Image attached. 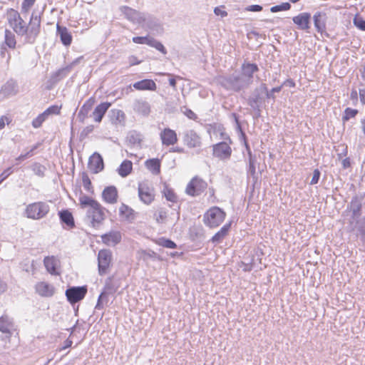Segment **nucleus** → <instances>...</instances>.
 <instances>
[{"label": "nucleus", "mask_w": 365, "mask_h": 365, "mask_svg": "<svg viewBox=\"0 0 365 365\" xmlns=\"http://www.w3.org/2000/svg\"><path fill=\"white\" fill-rule=\"evenodd\" d=\"M217 81L226 90L235 92H240L250 86L249 80L246 81L240 74L233 73L228 76H220L217 78Z\"/></svg>", "instance_id": "f257e3e1"}, {"label": "nucleus", "mask_w": 365, "mask_h": 365, "mask_svg": "<svg viewBox=\"0 0 365 365\" xmlns=\"http://www.w3.org/2000/svg\"><path fill=\"white\" fill-rule=\"evenodd\" d=\"M50 206L48 202L39 201L29 204L24 211L27 218L38 220L48 215Z\"/></svg>", "instance_id": "f03ea898"}, {"label": "nucleus", "mask_w": 365, "mask_h": 365, "mask_svg": "<svg viewBox=\"0 0 365 365\" xmlns=\"http://www.w3.org/2000/svg\"><path fill=\"white\" fill-rule=\"evenodd\" d=\"M25 42L34 43L38 37L41 30V16L36 12H33L28 25L26 26Z\"/></svg>", "instance_id": "7ed1b4c3"}, {"label": "nucleus", "mask_w": 365, "mask_h": 365, "mask_svg": "<svg viewBox=\"0 0 365 365\" xmlns=\"http://www.w3.org/2000/svg\"><path fill=\"white\" fill-rule=\"evenodd\" d=\"M226 213L218 207L210 208L203 216L205 225L210 228L218 227L225 220Z\"/></svg>", "instance_id": "20e7f679"}, {"label": "nucleus", "mask_w": 365, "mask_h": 365, "mask_svg": "<svg viewBox=\"0 0 365 365\" xmlns=\"http://www.w3.org/2000/svg\"><path fill=\"white\" fill-rule=\"evenodd\" d=\"M264 91H267V85L265 83H262L259 87H257L254 90L252 95L247 100V103L255 111L256 117H259L261 115V108L264 102V98L262 97V94L264 93Z\"/></svg>", "instance_id": "39448f33"}, {"label": "nucleus", "mask_w": 365, "mask_h": 365, "mask_svg": "<svg viewBox=\"0 0 365 365\" xmlns=\"http://www.w3.org/2000/svg\"><path fill=\"white\" fill-rule=\"evenodd\" d=\"M170 214L165 208H160L154 213V218L158 224H165L169 220L175 224L180 220V207L173 208Z\"/></svg>", "instance_id": "423d86ee"}, {"label": "nucleus", "mask_w": 365, "mask_h": 365, "mask_svg": "<svg viewBox=\"0 0 365 365\" xmlns=\"http://www.w3.org/2000/svg\"><path fill=\"white\" fill-rule=\"evenodd\" d=\"M112 252L110 250H101L98 254V267L100 275H104L108 272L112 262Z\"/></svg>", "instance_id": "0eeeda50"}, {"label": "nucleus", "mask_w": 365, "mask_h": 365, "mask_svg": "<svg viewBox=\"0 0 365 365\" xmlns=\"http://www.w3.org/2000/svg\"><path fill=\"white\" fill-rule=\"evenodd\" d=\"M87 291L88 289L86 286L71 287L66 290L65 294L68 301L71 304H74L85 297Z\"/></svg>", "instance_id": "6e6552de"}, {"label": "nucleus", "mask_w": 365, "mask_h": 365, "mask_svg": "<svg viewBox=\"0 0 365 365\" xmlns=\"http://www.w3.org/2000/svg\"><path fill=\"white\" fill-rule=\"evenodd\" d=\"M207 184L203 180L195 177L188 183L186 187V193L191 196H197L207 188Z\"/></svg>", "instance_id": "1a4fd4ad"}, {"label": "nucleus", "mask_w": 365, "mask_h": 365, "mask_svg": "<svg viewBox=\"0 0 365 365\" xmlns=\"http://www.w3.org/2000/svg\"><path fill=\"white\" fill-rule=\"evenodd\" d=\"M213 155L220 160H228L232 154V148L227 141L212 145Z\"/></svg>", "instance_id": "9d476101"}, {"label": "nucleus", "mask_w": 365, "mask_h": 365, "mask_svg": "<svg viewBox=\"0 0 365 365\" xmlns=\"http://www.w3.org/2000/svg\"><path fill=\"white\" fill-rule=\"evenodd\" d=\"M19 93L17 81L13 78L8 80L0 89V96L9 98L16 96Z\"/></svg>", "instance_id": "9b49d317"}, {"label": "nucleus", "mask_w": 365, "mask_h": 365, "mask_svg": "<svg viewBox=\"0 0 365 365\" xmlns=\"http://www.w3.org/2000/svg\"><path fill=\"white\" fill-rule=\"evenodd\" d=\"M138 196L140 200L146 205L150 204L155 197L153 188L145 182H140L138 185Z\"/></svg>", "instance_id": "f8f14e48"}, {"label": "nucleus", "mask_w": 365, "mask_h": 365, "mask_svg": "<svg viewBox=\"0 0 365 365\" xmlns=\"http://www.w3.org/2000/svg\"><path fill=\"white\" fill-rule=\"evenodd\" d=\"M183 142L188 148H197L201 145V138L194 130H188L183 133Z\"/></svg>", "instance_id": "ddd939ff"}, {"label": "nucleus", "mask_w": 365, "mask_h": 365, "mask_svg": "<svg viewBox=\"0 0 365 365\" xmlns=\"http://www.w3.org/2000/svg\"><path fill=\"white\" fill-rule=\"evenodd\" d=\"M120 11L125 15V18L135 24H142L144 20V14L133 9L128 6H122Z\"/></svg>", "instance_id": "4468645a"}, {"label": "nucleus", "mask_w": 365, "mask_h": 365, "mask_svg": "<svg viewBox=\"0 0 365 365\" xmlns=\"http://www.w3.org/2000/svg\"><path fill=\"white\" fill-rule=\"evenodd\" d=\"M88 167L93 173H98L104 168V163L102 156L98 153H94L88 160Z\"/></svg>", "instance_id": "2eb2a0df"}, {"label": "nucleus", "mask_w": 365, "mask_h": 365, "mask_svg": "<svg viewBox=\"0 0 365 365\" xmlns=\"http://www.w3.org/2000/svg\"><path fill=\"white\" fill-rule=\"evenodd\" d=\"M87 216L91 218V223L93 227H96L105 219L104 208L98 203V207L87 211Z\"/></svg>", "instance_id": "dca6fc26"}, {"label": "nucleus", "mask_w": 365, "mask_h": 365, "mask_svg": "<svg viewBox=\"0 0 365 365\" xmlns=\"http://www.w3.org/2000/svg\"><path fill=\"white\" fill-rule=\"evenodd\" d=\"M293 22L300 30H308L310 28L311 14L307 12L301 13L292 18Z\"/></svg>", "instance_id": "f3484780"}, {"label": "nucleus", "mask_w": 365, "mask_h": 365, "mask_svg": "<svg viewBox=\"0 0 365 365\" xmlns=\"http://www.w3.org/2000/svg\"><path fill=\"white\" fill-rule=\"evenodd\" d=\"M118 287H119L118 285H117L116 283H115L113 281L112 278L111 277H108L106 280V284H105V286H104L103 292L100 294V295H99V297L98 298L97 307H101V301L102 300V299L103 298V297L106 294H115L117 292Z\"/></svg>", "instance_id": "a211bd4d"}, {"label": "nucleus", "mask_w": 365, "mask_h": 365, "mask_svg": "<svg viewBox=\"0 0 365 365\" xmlns=\"http://www.w3.org/2000/svg\"><path fill=\"white\" fill-rule=\"evenodd\" d=\"M327 15L324 12L317 11L313 16L314 25L318 33L323 34L326 31Z\"/></svg>", "instance_id": "6ab92c4d"}, {"label": "nucleus", "mask_w": 365, "mask_h": 365, "mask_svg": "<svg viewBox=\"0 0 365 365\" xmlns=\"http://www.w3.org/2000/svg\"><path fill=\"white\" fill-rule=\"evenodd\" d=\"M241 69L242 73L240 75L245 78L246 81L249 80L250 85L252 84L253 74L259 70L257 65L256 63H244Z\"/></svg>", "instance_id": "aec40b11"}, {"label": "nucleus", "mask_w": 365, "mask_h": 365, "mask_svg": "<svg viewBox=\"0 0 365 365\" xmlns=\"http://www.w3.org/2000/svg\"><path fill=\"white\" fill-rule=\"evenodd\" d=\"M111 106V103L103 102L98 105L93 111L91 116L93 118L96 123H101L108 108Z\"/></svg>", "instance_id": "412c9836"}, {"label": "nucleus", "mask_w": 365, "mask_h": 365, "mask_svg": "<svg viewBox=\"0 0 365 365\" xmlns=\"http://www.w3.org/2000/svg\"><path fill=\"white\" fill-rule=\"evenodd\" d=\"M121 234L118 231H110L101 236L102 242L108 246H115L121 241Z\"/></svg>", "instance_id": "4be33fe9"}, {"label": "nucleus", "mask_w": 365, "mask_h": 365, "mask_svg": "<svg viewBox=\"0 0 365 365\" xmlns=\"http://www.w3.org/2000/svg\"><path fill=\"white\" fill-rule=\"evenodd\" d=\"M362 200V197L356 195L350 202L349 208L352 212V218L354 220H357L361 215Z\"/></svg>", "instance_id": "5701e85b"}, {"label": "nucleus", "mask_w": 365, "mask_h": 365, "mask_svg": "<svg viewBox=\"0 0 365 365\" xmlns=\"http://www.w3.org/2000/svg\"><path fill=\"white\" fill-rule=\"evenodd\" d=\"M160 139L162 140V143L167 146L173 145L178 141L175 131L170 128H165L160 133Z\"/></svg>", "instance_id": "b1692460"}, {"label": "nucleus", "mask_w": 365, "mask_h": 365, "mask_svg": "<svg viewBox=\"0 0 365 365\" xmlns=\"http://www.w3.org/2000/svg\"><path fill=\"white\" fill-rule=\"evenodd\" d=\"M35 289L36 293L43 297H51L55 292L54 287L45 282H41L36 284Z\"/></svg>", "instance_id": "393cba45"}, {"label": "nucleus", "mask_w": 365, "mask_h": 365, "mask_svg": "<svg viewBox=\"0 0 365 365\" xmlns=\"http://www.w3.org/2000/svg\"><path fill=\"white\" fill-rule=\"evenodd\" d=\"M95 102V98L91 97L84 103L77 115L80 122L83 123L86 118H88V113L93 107Z\"/></svg>", "instance_id": "a878e982"}, {"label": "nucleus", "mask_w": 365, "mask_h": 365, "mask_svg": "<svg viewBox=\"0 0 365 365\" xmlns=\"http://www.w3.org/2000/svg\"><path fill=\"white\" fill-rule=\"evenodd\" d=\"M57 35L60 37L61 43L66 46H70L72 43V35L68 31V29L63 26H61L58 24L56 25Z\"/></svg>", "instance_id": "bb28decb"}, {"label": "nucleus", "mask_w": 365, "mask_h": 365, "mask_svg": "<svg viewBox=\"0 0 365 365\" xmlns=\"http://www.w3.org/2000/svg\"><path fill=\"white\" fill-rule=\"evenodd\" d=\"M144 20L142 24L143 27L148 28L150 30L160 32L163 30L161 25L154 17L144 14Z\"/></svg>", "instance_id": "cd10ccee"}, {"label": "nucleus", "mask_w": 365, "mask_h": 365, "mask_svg": "<svg viewBox=\"0 0 365 365\" xmlns=\"http://www.w3.org/2000/svg\"><path fill=\"white\" fill-rule=\"evenodd\" d=\"M102 197L103 200L108 203L114 204L117 202L118 192L115 186L106 187L103 192Z\"/></svg>", "instance_id": "c85d7f7f"}, {"label": "nucleus", "mask_w": 365, "mask_h": 365, "mask_svg": "<svg viewBox=\"0 0 365 365\" xmlns=\"http://www.w3.org/2000/svg\"><path fill=\"white\" fill-rule=\"evenodd\" d=\"M133 88L138 91H155L156 83L151 79H143L133 83Z\"/></svg>", "instance_id": "c756f323"}, {"label": "nucleus", "mask_w": 365, "mask_h": 365, "mask_svg": "<svg viewBox=\"0 0 365 365\" xmlns=\"http://www.w3.org/2000/svg\"><path fill=\"white\" fill-rule=\"evenodd\" d=\"M14 322L12 318L8 315H3L0 317V331L9 333V331L14 329Z\"/></svg>", "instance_id": "7c9ffc66"}, {"label": "nucleus", "mask_w": 365, "mask_h": 365, "mask_svg": "<svg viewBox=\"0 0 365 365\" xmlns=\"http://www.w3.org/2000/svg\"><path fill=\"white\" fill-rule=\"evenodd\" d=\"M133 109L143 115H148L150 111L149 103L143 100H135L133 103Z\"/></svg>", "instance_id": "2f4dec72"}, {"label": "nucleus", "mask_w": 365, "mask_h": 365, "mask_svg": "<svg viewBox=\"0 0 365 365\" xmlns=\"http://www.w3.org/2000/svg\"><path fill=\"white\" fill-rule=\"evenodd\" d=\"M60 220L69 228L75 227V222L72 213L68 210H63L58 212Z\"/></svg>", "instance_id": "473e14b6"}, {"label": "nucleus", "mask_w": 365, "mask_h": 365, "mask_svg": "<svg viewBox=\"0 0 365 365\" xmlns=\"http://www.w3.org/2000/svg\"><path fill=\"white\" fill-rule=\"evenodd\" d=\"M231 227V222L225 224L221 229L215 234L211 238V242L215 244L221 242L223 239L227 235Z\"/></svg>", "instance_id": "72a5a7b5"}, {"label": "nucleus", "mask_w": 365, "mask_h": 365, "mask_svg": "<svg viewBox=\"0 0 365 365\" xmlns=\"http://www.w3.org/2000/svg\"><path fill=\"white\" fill-rule=\"evenodd\" d=\"M110 120L113 124L118 125L124 122L125 115L123 110L119 109H112L108 115Z\"/></svg>", "instance_id": "f704fd0d"}, {"label": "nucleus", "mask_w": 365, "mask_h": 365, "mask_svg": "<svg viewBox=\"0 0 365 365\" xmlns=\"http://www.w3.org/2000/svg\"><path fill=\"white\" fill-rule=\"evenodd\" d=\"M79 202L81 208L89 207V210L92 208L98 207V203L94 199L87 196L86 195H81L79 197Z\"/></svg>", "instance_id": "c9c22d12"}, {"label": "nucleus", "mask_w": 365, "mask_h": 365, "mask_svg": "<svg viewBox=\"0 0 365 365\" xmlns=\"http://www.w3.org/2000/svg\"><path fill=\"white\" fill-rule=\"evenodd\" d=\"M71 66H67L64 68L58 69L57 71H56L51 75V80L54 83L58 82L59 81L64 78L68 75V73L71 71Z\"/></svg>", "instance_id": "e433bc0d"}, {"label": "nucleus", "mask_w": 365, "mask_h": 365, "mask_svg": "<svg viewBox=\"0 0 365 365\" xmlns=\"http://www.w3.org/2000/svg\"><path fill=\"white\" fill-rule=\"evenodd\" d=\"M44 266L46 270L51 274L56 275V260L54 257H46L43 259Z\"/></svg>", "instance_id": "4c0bfd02"}, {"label": "nucleus", "mask_w": 365, "mask_h": 365, "mask_svg": "<svg viewBox=\"0 0 365 365\" xmlns=\"http://www.w3.org/2000/svg\"><path fill=\"white\" fill-rule=\"evenodd\" d=\"M26 24L24 21V19L21 17L16 20V22H14L13 25H11L14 31L18 35L21 36H24L26 34Z\"/></svg>", "instance_id": "58836bf2"}, {"label": "nucleus", "mask_w": 365, "mask_h": 365, "mask_svg": "<svg viewBox=\"0 0 365 365\" xmlns=\"http://www.w3.org/2000/svg\"><path fill=\"white\" fill-rule=\"evenodd\" d=\"M145 165L154 175H158L160 172V161L158 158H152L146 160Z\"/></svg>", "instance_id": "ea45409f"}, {"label": "nucleus", "mask_w": 365, "mask_h": 365, "mask_svg": "<svg viewBox=\"0 0 365 365\" xmlns=\"http://www.w3.org/2000/svg\"><path fill=\"white\" fill-rule=\"evenodd\" d=\"M4 43L9 48L14 49L16 45L15 34L9 29H5L4 31Z\"/></svg>", "instance_id": "a19ab883"}, {"label": "nucleus", "mask_w": 365, "mask_h": 365, "mask_svg": "<svg viewBox=\"0 0 365 365\" xmlns=\"http://www.w3.org/2000/svg\"><path fill=\"white\" fill-rule=\"evenodd\" d=\"M132 168L133 164L131 161L125 160L123 161L118 169V174L123 178L126 177L130 173Z\"/></svg>", "instance_id": "79ce46f5"}, {"label": "nucleus", "mask_w": 365, "mask_h": 365, "mask_svg": "<svg viewBox=\"0 0 365 365\" xmlns=\"http://www.w3.org/2000/svg\"><path fill=\"white\" fill-rule=\"evenodd\" d=\"M120 215L125 220H130L133 218V210L125 204H122L119 208Z\"/></svg>", "instance_id": "37998d69"}, {"label": "nucleus", "mask_w": 365, "mask_h": 365, "mask_svg": "<svg viewBox=\"0 0 365 365\" xmlns=\"http://www.w3.org/2000/svg\"><path fill=\"white\" fill-rule=\"evenodd\" d=\"M256 163L257 158L255 155L249 157V168L247 174L254 179L256 178Z\"/></svg>", "instance_id": "c03bdc74"}, {"label": "nucleus", "mask_w": 365, "mask_h": 365, "mask_svg": "<svg viewBox=\"0 0 365 365\" xmlns=\"http://www.w3.org/2000/svg\"><path fill=\"white\" fill-rule=\"evenodd\" d=\"M158 244L163 247L175 249L177 247V245L175 242L170 239L161 237L158 240Z\"/></svg>", "instance_id": "a18cd8bd"}, {"label": "nucleus", "mask_w": 365, "mask_h": 365, "mask_svg": "<svg viewBox=\"0 0 365 365\" xmlns=\"http://www.w3.org/2000/svg\"><path fill=\"white\" fill-rule=\"evenodd\" d=\"M48 118L46 113L43 112L39 114L36 118H34L32 121V126L34 128H40L43 123Z\"/></svg>", "instance_id": "49530a36"}, {"label": "nucleus", "mask_w": 365, "mask_h": 365, "mask_svg": "<svg viewBox=\"0 0 365 365\" xmlns=\"http://www.w3.org/2000/svg\"><path fill=\"white\" fill-rule=\"evenodd\" d=\"M357 113L358 110L356 109L346 108L344 110V115L342 116V121L344 123L348 121L350 118H354Z\"/></svg>", "instance_id": "de8ad7c7"}, {"label": "nucleus", "mask_w": 365, "mask_h": 365, "mask_svg": "<svg viewBox=\"0 0 365 365\" xmlns=\"http://www.w3.org/2000/svg\"><path fill=\"white\" fill-rule=\"evenodd\" d=\"M291 8V4L289 2L282 3L281 4L273 6L270 8V11L276 13L282 11H288Z\"/></svg>", "instance_id": "09e8293b"}, {"label": "nucleus", "mask_w": 365, "mask_h": 365, "mask_svg": "<svg viewBox=\"0 0 365 365\" xmlns=\"http://www.w3.org/2000/svg\"><path fill=\"white\" fill-rule=\"evenodd\" d=\"M354 25L361 31H365V20L359 14H356L353 19Z\"/></svg>", "instance_id": "8fccbe9b"}, {"label": "nucleus", "mask_w": 365, "mask_h": 365, "mask_svg": "<svg viewBox=\"0 0 365 365\" xmlns=\"http://www.w3.org/2000/svg\"><path fill=\"white\" fill-rule=\"evenodd\" d=\"M32 170L36 175L43 177L46 168L38 163H35L32 165Z\"/></svg>", "instance_id": "3c124183"}, {"label": "nucleus", "mask_w": 365, "mask_h": 365, "mask_svg": "<svg viewBox=\"0 0 365 365\" xmlns=\"http://www.w3.org/2000/svg\"><path fill=\"white\" fill-rule=\"evenodd\" d=\"M8 15V21L10 26L13 25L14 22H16V20L21 17L19 12L13 9L9 10Z\"/></svg>", "instance_id": "603ef678"}, {"label": "nucleus", "mask_w": 365, "mask_h": 365, "mask_svg": "<svg viewBox=\"0 0 365 365\" xmlns=\"http://www.w3.org/2000/svg\"><path fill=\"white\" fill-rule=\"evenodd\" d=\"M164 195L167 200L175 202L178 200V196L171 189L165 187L164 190Z\"/></svg>", "instance_id": "864d4df0"}, {"label": "nucleus", "mask_w": 365, "mask_h": 365, "mask_svg": "<svg viewBox=\"0 0 365 365\" xmlns=\"http://www.w3.org/2000/svg\"><path fill=\"white\" fill-rule=\"evenodd\" d=\"M82 180H83V185L85 190H87L88 192H93V190L91 181L89 179L88 175L85 173H83Z\"/></svg>", "instance_id": "5fc2aeb1"}, {"label": "nucleus", "mask_w": 365, "mask_h": 365, "mask_svg": "<svg viewBox=\"0 0 365 365\" xmlns=\"http://www.w3.org/2000/svg\"><path fill=\"white\" fill-rule=\"evenodd\" d=\"M39 144H36L35 145H34L31 149L26 152L25 154H21L17 158H16V160H19V161H23L25 159L29 158V157H31L34 154H33V152L38 148Z\"/></svg>", "instance_id": "6e6d98bb"}, {"label": "nucleus", "mask_w": 365, "mask_h": 365, "mask_svg": "<svg viewBox=\"0 0 365 365\" xmlns=\"http://www.w3.org/2000/svg\"><path fill=\"white\" fill-rule=\"evenodd\" d=\"M282 88V86L274 87V88H272L271 91H268V90L267 89V91H264L266 94V98L268 99L272 98V99L274 100V98H275L274 93L280 92Z\"/></svg>", "instance_id": "4d7b16f0"}, {"label": "nucleus", "mask_w": 365, "mask_h": 365, "mask_svg": "<svg viewBox=\"0 0 365 365\" xmlns=\"http://www.w3.org/2000/svg\"><path fill=\"white\" fill-rule=\"evenodd\" d=\"M61 106H51L48 107L46 110L43 111L46 113V116L48 117L51 114H59L61 110Z\"/></svg>", "instance_id": "13d9d810"}, {"label": "nucleus", "mask_w": 365, "mask_h": 365, "mask_svg": "<svg viewBox=\"0 0 365 365\" xmlns=\"http://www.w3.org/2000/svg\"><path fill=\"white\" fill-rule=\"evenodd\" d=\"M35 1L36 0H24L21 4V12H28Z\"/></svg>", "instance_id": "bf43d9fd"}, {"label": "nucleus", "mask_w": 365, "mask_h": 365, "mask_svg": "<svg viewBox=\"0 0 365 365\" xmlns=\"http://www.w3.org/2000/svg\"><path fill=\"white\" fill-rule=\"evenodd\" d=\"M181 112L183 113L188 118L195 120L197 118L196 114L190 108L183 106L180 108Z\"/></svg>", "instance_id": "052dcab7"}, {"label": "nucleus", "mask_w": 365, "mask_h": 365, "mask_svg": "<svg viewBox=\"0 0 365 365\" xmlns=\"http://www.w3.org/2000/svg\"><path fill=\"white\" fill-rule=\"evenodd\" d=\"M321 173L318 169H315L313 172L312 178L311 180L310 184L315 185L317 184L319 178H320Z\"/></svg>", "instance_id": "680f3d73"}, {"label": "nucleus", "mask_w": 365, "mask_h": 365, "mask_svg": "<svg viewBox=\"0 0 365 365\" xmlns=\"http://www.w3.org/2000/svg\"><path fill=\"white\" fill-rule=\"evenodd\" d=\"M148 36H135L133 37L132 41L135 43L146 44Z\"/></svg>", "instance_id": "e2e57ef3"}, {"label": "nucleus", "mask_w": 365, "mask_h": 365, "mask_svg": "<svg viewBox=\"0 0 365 365\" xmlns=\"http://www.w3.org/2000/svg\"><path fill=\"white\" fill-rule=\"evenodd\" d=\"M247 11H252V12H258L262 10V6L258 4H254L249 6L246 8Z\"/></svg>", "instance_id": "0e129e2a"}, {"label": "nucleus", "mask_w": 365, "mask_h": 365, "mask_svg": "<svg viewBox=\"0 0 365 365\" xmlns=\"http://www.w3.org/2000/svg\"><path fill=\"white\" fill-rule=\"evenodd\" d=\"M12 173L11 168H9L7 170H4L1 175H0V184L6 179L9 175Z\"/></svg>", "instance_id": "69168bd1"}, {"label": "nucleus", "mask_w": 365, "mask_h": 365, "mask_svg": "<svg viewBox=\"0 0 365 365\" xmlns=\"http://www.w3.org/2000/svg\"><path fill=\"white\" fill-rule=\"evenodd\" d=\"M214 13L217 16H221V17H225L227 16V12L222 10L220 7H215L214 9Z\"/></svg>", "instance_id": "338daca9"}, {"label": "nucleus", "mask_w": 365, "mask_h": 365, "mask_svg": "<svg viewBox=\"0 0 365 365\" xmlns=\"http://www.w3.org/2000/svg\"><path fill=\"white\" fill-rule=\"evenodd\" d=\"M154 48H156L158 51H160L163 54H166L167 53V51L165 49V48L164 47V46L160 42L158 41V42L156 43L155 45H154Z\"/></svg>", "instance_id": "774afa93"}]
</instances>
